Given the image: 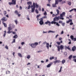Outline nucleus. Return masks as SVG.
<instances>
[{
    "instance_id": "1",
    "label": "nucleus",
    "mask_w": 76,
    "mask_h": 76,
    "mask_svg": "<svg viewBox=\"0 0 76 76\" xmlns=\"http://www.w3.org/2000/svg\"><path fill=\"white\" fill-rule=\"evenodd\" d=\"M36 7V8L37 9L38 7H39V5L37 3H35L33 2V5H31V12L33 13V12L35 11Z\"/></svg>"
},
{
    "instance_id": "2",
    "label": "nucleus",
    "mask_w": 76,
    "mask_h": 76,
    "mask_svg": "<svg viewBox=\"0 0 76 76\" xmlns=\"http://www.w3.org/2000/svg\"><path fill=\"white\" fill-rule=\"evenodd\" d=\"M56 45V46L57 47L58 51H60V50H64V46L62 45H61L60 46L59 45L58 46L57 45Z\"/></svg>"
},
{
    "instance_id": "3",
    "label": "nucleus",
    "mask_w": 76,
    "mask_h": 76,
    "mask_svg": "<svg viewBox=\"0 0 76 76\" xmlns=\"http://www.w3.org/2000/svg\"><path fill=\"white\" fill-rule=\"evenodd\" d=\"M3 18L1 19V20H2V23L3 24L4 26L5 27V28H7V24H6V23H4V21H6L7 20V18H6V17H3Z\"/></svg>"
},
{
    "instance_id": "4",
    "label": "nucleus",
    "mask_w": 76,
    "mask_h": 76,
    "mask_svg": "<svg viewBox=\"0 0 76 76\" xmlns=\"http://www.w3.org/2000/svg\"><path fill=\"white\" fill-rule=\"evenodd\" d=\"M38 45V43L37 42H36L34 43H32L30 45L32 48H35L37 45Z\"/></svg>"
},
{
    "instance_id": "5",
    "label": "nucleus",
    "mask_w": 76,
    "mask_h": 76,
    "mask_svg": "<svg viewBox=\"0 0 76 76\" xmlns=\"http://www.w3.org/2000/svg\"><path fill=\"white\" fill-rule=\"evenodd\" d=\"M16 0H12V2H9V4L10 5H11L12 4H13L14 5H15L16 4Z\"/></svg>"
},
{
    "instance_id": "6",
    "label": "nucleus",
    "mask_w": 76,
    "mask_h": 76,
    "mask_svg": "<svg viewBox=\"0 0 76 76\" xmlns=\"http://www.w3.org/2000/svg\"><path fill=\"white\" fill-rule=\"evenodd\" d=\"M13 28H15V26L12 24H10V27H8V30L11 31V30H12V29H13Z\"/></svg>"
},
{
    "instance_id": "7",
    "label": "nucleus",
    "mask_w": 76,
    "mask_h": 76,
    "mask_svg": "<svg viewBox=\"0 0 76 76\" xmlns=\"http://www.w3.org/2000/svg\"><path fill=\"white\" fill-rule=\"evenodd\" d=\"M14 13H15V15H16L18 17H20V16H21V14H19V12H18V10H15L14 11Z\"/></svg>"
},
{
    "instance_id": "8",
    "label": "nucleus",
    "mask_w": 76,
    "mask_h": 76,
    "mask_svg": "<svg viewBox=\"0 0 76 76\" xmlns=\"http://www.w3.org/2000/svg\"><path fill=\"white\" fill-rule=\"evenodd\" d=\"M65 14H66V13H65V12H62V14H61L60 15V17H64V16H65Z\"/></svg>"
},
{
    "instance_id": "9",
    "label": "nucleus",
    "mask_w": 76,
    "mask_h": 76,
    "mask_svg": "<svg viewBox=\"0 0 76 76\" xmlns=\"http://www.w3.org/2000/svg\"><path fill=\"white\" fill-rule=\"evenodd\" d=\"M56 20H59V17H56L53 19V21H56Z\"/></svg>"
},
{
    "instance_id": "10",
    "label": "nucleus",
    "mask_w": 76,
    "mask_h": 76,
    "mask_svg": "<svg viewBox=\"0 0 76 76\" xmlns=\"http://www.w3.org/2000/svg\"><path fill=\"white\" fill-rule=\"evenodd\" d=\"M45 23L46 25H47V24H48V23H49V26H50L51 25V22H50V21L48 20L47 22H45Z\"/></svg>"
},
{
    "instance_id": "11",
    "label": "nucleus",
    "mask_w": 76,
    "mask_h": 76,
    "mask_svg": "<svg viewBox=\"0 0 76 76\" xmlns=\"http://www.w3.org/2000/svg\"><path fill=\"white\" fill-rule=\"evenodd\" d=\"M72 51H75L76 50V47L74 46L72 48Z\"/></svg>"
},
{
    "instance_id": "12",
    "label": "nucleus",
    "mask_w": 76,
    "mask_h": 76,
    "mask_svg": "<svg viewBox=\"0 0 76 76\" xmlns=\"http://www.w3.org/2000/svg\"><path fill=\"white\" fill-rule=\"evenodd\" d=\"M52 64H53V62H50L49 64H48V65L47 66V67H50Z\"/></svg>"
},
{
    "instance_id": "13",
    "label": "nucleus",
    "mask_w": 76,
    "mask_h": 76,
    "mask_svg": "<svg viewBox=\"0 0 76 76\" xmlns=\"http://www.w3.org/2000/svg\"><path fill=\"white\" fill-rule=\"evenodd\" d=\"M27 4L28 6H31L32 5V2L29 1L27 2Z\"/></svg>"
},
{
    "instance_id": "14",
    "label": "nucleus",
    "mask_w": 76,
    "mask_h": 76,
    "mask_svg": "<svg viewBox=\"0 0 76 76\" xmlns=\"http://www.w3.org/2000/svg\"><path fill=\"white\" fill-rule=\"evenodd\" d=\"M60 60H56L53 62V63L56 64V63H60Z\"/></svg>"
},
{
    "instance_id": "15",
    "label": "nucleus",
    "mask_w": 76,
    "mask_h": 76,
    "mask_svg": "<svg viewBox=\"0 0 76 76\" xmlns=\"http://www.w3.org/2000/svg\"><path fill=\"white\" fill-rule=\"evenodd\" d=\"M39 23L40 25H42L44 24V21H40Z\"/></svg>"
},
{
    "instance_id": "16",
    "label": "nucleus",
    "mask_w": 76,
    "mask_h": 76,
    "mask_svg": "<svg viewBox=\"0 0 76 76\" xmlns=\"http://www.w3.org/2000/svg\"><path fill=\"white\" fill-rule=\"evenodd\" d=\"M49 44L48 43H46V47L47 48V49L48 50V49H49Z\"/></svg>"
},
{
    "instance_id": "17",
    "label": "nucleus",
    "mask_w": 76,
    "mask_h": 76,
    "mask_svg": "<svg viewBox=\"0 0 76 76\" xmlns=\"http://www.w3.org/2000/svg\"><path fill=\"white\" fill-rule=\"evenodd\" d=\"M60 62H61L62 64H64V63H65L66 62V60L65 59H63L62 61H61Z\"/></svg>"
},
{
    "instance_id": "18",
    "label": "nucleus",
    "mask_w": 76,
    "mask_h": 76,
    "mask_svg": "<svg viewBox=\"0 0 76 76\" xmlns=\"http://www.w3.org/2000/svg\"><path fill=\"white\" fill-rule=\"evenodd\" d=\"M66 22L67 23H69V22H72V20L70 19L68 21H66Z\"/></svg>"
},
{
    "instance_id": "19",
    "label": "nucleus",
    "mask_w": 76,
    "mask_h": 76,
    "mask_svg": "<svg viewBox=\"0 0 76 76\" xmlns=\"http://www.w3.org/2000/svg\"><path fill=\"white\" fill-rule=\"evenodd\" d=\"M48 33H50V32H51L52 33H55V31H52L51 30L49 31H48Z\"/></svg>"
},
{
    "instance_id": "20",
    "label": "nucleus",
    "mask_w": 76,
    "mask_h": 76,
    "mask_svg": "<svg viewBox=\"0 0 76 76\" xmlns=\"http://www.w3.org/2000/svg\"><path fill=\"white\" fill-rule=\"evenodd\" d=\"M4 34L3 37H5L6 36V31H4Z\"/></svg>"
},
{
    "instance_id": "21",
    "label": "nucleus",
    "mask_w": 76,
    "mask_h": 76,
    "mask_svg": "<svg viewBox=\"0 0 76 76\" xmlns=\"http://www.w3.org/2000/svg\"><path fill=\"white\" fill-rule=\"evenodd\" d=\"M58 4V0H55V4Z\"/></svg>"
},
{
    "instance_id": "22",
    "label": "nucleus",
    "mask_w": 76,
    "mask_h": 76,
    "mask_svg": "<svg viewBox=\"0 0 76 76\" xmlns=\"http://www.w3.org/2000/svg\"><path fill=\"white\" fill-rule=\"evenodd\" d=\"M75 10V11L76 12V9L75 8H74L73 9H72V10H70L69 11V12H72V11H73V10Z\"/></svg>"
},
{
    "instance_id": "23",
    "label": "nucleus",
    "mask_w": 76,
    "mask_h": 76,
    "mask_svg": "<svg viewBox=\"0 0 76 76\" xmlns=\"http://www.w3.org/2000/svg\"><path fill=\"white\" fill-rule=\"evenodd\" d=\"M51 23V24H56V22L54 21H52Z\"/></svg>"
},
{
    "instance_id": "24",
    "label": "nucleus",
    "mask_w": 76,
    "mask_h": 76,
    "mask_svg": "<svg viewBox=\"0 0 76 76\" xmlns=\"http://www.w3.org/2000/svg\"><path fill=\"white\" fill-rule=\"evenodd\" d=\"M18 55L19 57H22V54L20 53H18Z\"/></svg>"
},
{
    "instance_id": "25",
    "label": "nucleus",
    "mask_w": 76,
    "mask_h": 76,
    "mask_svg": "<svg viewBox=\"0 0 76 76\" xmlns=\"http://www.w3.org/2000/svg\"><path fill=\"white\" fill-rule=\"evenodd\" d=\"M17 37L18 35H15L14 36H13V38H15V39H16V38H17Z\"/></svg>"
},
{
    "instance_id": "26",
    "label": "nucleus",
    "mask_w": 76,
    "mask_h": 76,
    "mask_svg": "<svg viewBox=\"0 0 76 76\" xmlns=\"http://www.w3.org/2000/svg\"><path fill=\"white\" fill-rule=\"evenodd\" d=\"M56 4H53V5H52L53 7H57V6L56 5Z\"/></svg>"
},
{
    "instance_id": "27",
    "label": "nucleus",
    "mask_w": 76,
    "mask_h": 76,
    "mask_svg": "<svg viewBox=\"0 0 76 76\" xmlns=\"http://www.w3.org/2000/svg\"><path fill=\"white\" fill-rule=\"evenodd\" d=\"M72 55L70 56L69 57V60H71V59H72Z\"/></svg>"
},
{
    "instance_id": "28",
    "label": "nucleus",
    "mask_w": 76,
    "mask_h": 76,
    "mask_svg": "<svg viewBox=\"0 0 76 76\" xmlns=\"http://www.w3.org/2000/svg\"><path fill=\"white\" fill-rule=\"evenodd\" d=\"M35 11L36 12V13H37V14H38V13H39L38 11L37 10V9L35 10Z\"/></svg>"
},
{
    "instance_id": "29",
    "label": "nucleus",
    "mask_w": 76,
    "mask_h": 76,
    "mask_svg": "<svg viewBox=\"0 0 76 76\" xmlns=\"http://www.w3.org/2000/svg\"><path fill=\"white\" fill-rule=\"evenodd\" d=\"M56 12H57V15H58L59 14V13H60V11L58 10H57Z\"/></svg>"
},
{
    "instance_id": "30",
    "label": "nucleus",
    "mask_w": 76,
    "mask_h": 76,
    "mask_svg": "<svg viewBox=\"0 0 76 76\" xmlns=\"http://www.w3.org/2000/svg\"><path fill=\"white\" fill-rule=\"evenodd\" d=\"M12 32V31H10V30H8V31L7 32V34H10Z\"/></svg>"
},
{
    "instance_id": "31",
    "label": "nucleus",
    "mask_w": 76,
    "mask_h": 76,
    "mask_svg": "<svg viewBox=\"0 0 76 76\" xmlns=\"http://www.w3.org/2000/svg\"><path fill=\"white\" fill-rule=\"evenodd\" d=\"M57 44L58 45H60V42H56Z\"/></svg>"
},
{
    "instance_id": "32",
    "label": "nucleus",
    "mask_w": 76,
    "mask_h": 76,
    "mask_svg": "<svg viewBox=\"0 0 76 76\" xmlns=\"http://www.w3.org/2000/svg\"><path fill=\"white\" fill-rule=\"evenodd\" d=\"M30 58H31V56L30 55H28L27 57V58H28V59Z\"/></svg>"
},
{
    "instance_id": "33",
    "label": "nucleus",
    "mask_w": 76,
    "mask_h": 76,
    "mask_svg": "<svg viewBox=\"0 0 76 76\" xmlns=\"http://www.w3.org/2000/svg\"><path fill=\"white\" fill-rule=\"evenodd\" d=\"M56 25H57L58 26H60V24L56 22Z\"/></svg>"
},
{
    "instance_id": "34",
    "label": "nucleus",
    "mask_w": 76,
    "mask_h": 76,
    "mask_svg": "<svg viewBox=\"0 0 76 76\" xmlns=\"http://www.w3.org/2000/svg\"><path fill=\"white\" fill-rule=\"evenodd\" d=\"M62 25L63 26H64V25H65V23H62Z\"/></svg>"
},
{
    "instance_id": "35",
    "label": "nucleus",
    "mask_w": 76,
    "mask_h": 76,
    "mask_svg": "<svg viewBox=\"0 0 76 76\" xmlns=\"http://www.w3.org/2000/svg\"><path fill=\"white\" fill-rule=\"evenodd\" d=\"M5 48H6V49H7V50H8L9 49V48H8V47H7V46H6L5 47Z\"/></svg>"
},
{
    "instance_id": "36",
    "label": "nucleus",
    "mask_w": 76,
    "mask_h": 76,
    "mask_svg": "<svg viewBox=\"0 0 76 76\" xmlns=\"http://www.w3.org/2000/svg\"><path fill=\"white\" fill-rule=\"evenodd\" d=\"M15 39H14L13 40V41H12V43H15Z\"/></svg>"
},
{
    "instance_id": "37",
    "label": "nucleus",
    "mask_w": 76,
    "mask_h": 76,
    "mask_svg": "<svg viewBox=\"0 0 76 76\" xmlns=\"http://www.w3.org/2000/svg\"><path fill=\"white\" fill-rule=\"evenodd\" d=\"M7 72H8V73H10V72L8 71L7 72V71H6V74H7Z\"/></svg>"
},
{
    "instance_id": "38",
    "label": "nucleus",
    "mask_w": 76,
    "mask_h": 76,
    "mask_svg": "<svg viewBox=\"0 0 76 76\" xmlns=\"http://www.w3.org/2000/svg\"><path fill=\"white\" fill-rule=\"evenodd\" d=\"M58 23H63V21H59L58 22Z\"/></svg>"
},
{
    "instance_id": "39",
    "label": "nucleus",
    "mask_w": 76,
    "mask_h": 76,
    "mask_svg": "<svg viewBox=\"0 0 76 76\" xmlns=\"http://www.w3.org/2000/svg\"><path fill=\"white\" fill-rule=\"evenodd\" d=\"M50 60H52V59H54V57H50Z\"/></svg>"
},
{
    "instance_id": "40",
    "label": "nucleus",
    "mask_w": 76,
    "mask_h": 76,
    "mask_svg": "<svg viewBox=\"0 0 76 76\" xmlns=\"http://www.w3.org/2000/svg\"><path fill=\"white\" fill-rule=\"evenodd\" d=\"M47 16H45L44 17H42V18H43V19H45V18H47Z\"/></svg>"
},
{
    "instance_id": "41",
    "label": "nucleus",
    "mask_w": 76,
    "mask_h": 76,
    "mask_svg": "<svg viewBox=\"0 0 76 76\" xmlns=\"http://www.w3.org/2000/svg\"><path fill=\"white\" fill-rule=\"evenodd\" d=\"M39 16H40V14H39V15H37L36 16V18H39Z\"/></svg>"
},
{
    "instance_id": "42",
    "label": "nucleus",
    "mask_w": 76,
    "mask_h": 76,
    "mask_svg": "<svg viewBox=\"0 0 76 76\" xmlns=\"http://www.w3.org/2000/svg\"><path fill=\"white\" fill-rule=\"evenodd\" d=\"M3 13L4 15H6V11H4L3 12Z\"/></svg>"
},
{
    "instance_id": "43",
    "label": "nucleus",
    "mask_w": 76,
    "mask_h": 76,
    "mask_svg": "<svg viewBox=\"0 0 76 76\" xmlns=\"http://www.w3.org/2000/svg\"><path fill=\"white\" fill-rule=\"evenodd\" d=\"M15 23L16 25H17V24H18V21L17 20H15Z\"/></svg>"
},
{
    "instance_id": "44",
    "label": "nucleus",
    "mask_w": 76,
    "mask_h": 76,
    "mask_svg": "<svg viewBox=\"0 0 76 76\" xmlns=\"http://www.w3.org/2000/svg\"><path fill=\"white\" fill-rule=\"evenodd\" d=\"M60 19H62V20H64V18H62V17H61L59 18Z\"/></svg>"
},
{
    "instance_id": "45",
    "label": "nucleus",
    "mask_w": 76,
    "mask_h": 76,
    "mask_svg": "<svg viewBox=\"0 0 76 76\" xmlns=\"http://www.w3.org/2000/svg\"><path fill=\"white\" fill-rule=\"evenodd\" d=\"M40 21H43V18H40Z\"/></svg>"
},
{
    "instance_id": "46",
    "label": "nucleus",
    "mask_w": 76,
    "mask_h": 76,
    "mask_svg": "<svg viewBox=\"0 0 76 76\" xmlns=\"http://www.w3.org/2000/svg\"><path fill=\"white\" fill-rule=\"evenodd\" d=\"M25 44V42H23L21 43V45H23Z\"/></svg>"
},
{
    "instance_id": "47",
    "label": "nucleus",
    "mask_w": 76,
    "mask_h": 76,
    "mask_svg": "<svg viewBox=\"0 0 76 76\" xmlns=\"http://www.w3.org/2000/svg\"><path fill=\"white\" fill-rule=\"evenodd\" d=\"M70 25H73V23L71 22L70 23Z\"/></svg>"
},
{
    "instance_id": "48",
    "label": "nucleus",
    "mask_w": 76,
    "mask_h": 76,
    "mask_svg": "<svg viewBox=\"0 0 76 76\" xmlns=\"http://www.w3.org/2000/svg\"><path fill=\"white\" fill-rule=\"evenodd\" d=\"M44 15L45 16H46V15H47V12H45L44 13Z\"/></svg>"
},
{
    "instance_id": "49",
    "label": "nucleus",
    "mask_w": 76,
    "mask_h": 76,
    "mask_svg": "<svg viewBox=\"0 0 76 76\" xmlns=\"http://www.w3.org/2000/svg\"><path fill=\"white\" fill-rule=\"evenodd\" d=\"M30 8H31V5H29L28 6V9H30Z\"/></svg>"
},
{
    "instance_id": "50",
    "label": "nucleus",
    "mask_w": 76,
    "mask_h": 76,
    "mask_svg": "<svg viewBox=\"0 0 76 76\" xmlns=\"http://www.w3.org/2000/svg\"><path fill=\"white\" fill-rule=\"evenodd\" d=\"M12 32L13 34H16V32H13V31H12Z\"/></svg>"
},
{
    "instance_id": "51",
    "label": "nucleus",
    "mask_w": 76,
    "mask_h": 76,
    "mask_svg": "<svg viewBox=\"0 0 76 76\" xmlns=\"http://www.w3.org/2000/svg\"><path fill=\"white\" fill-rule=\"evenodd\" d=\"M22 8L21 6H20V10H22Z\"/></svg>"
},
{
    "instance_id": "52",
    "label": "nucleus",
    "mask_w": 76,
    "mask_h": 76,
    "mask_svg": "<svg viewBox=\"0 0 76 76\" xmlns=\"http://www.w3.org/2000/svg\"><path fill=\"white\" fill-rule=\"evenodd\" d=\"M50 6H51V5H50V4H47V6H49V7H50Z\"/></svg>"
},
{
    "instance_id": "53",
    "label": "nucleus",
    "mask_w": 76,
    "mask_h": 76,
    "mask_svg": "<svg viewBox=\"0 0 76 76\" xmlns=\"http://www.w3.org/2000/svg\"><path fill=\"white\" fill-rule=\"evenodd\" d=\"M68 4H69V5H71V2H69L68 3Z\"/></svg>"
},
{
    "instance_id": "54",
    "label": "nucleus",
    "mask_w": 76,
    "mask_h": 76,
    "mask_svg": "<svg viewBox=\"0 0 76 76\" xmlns=\"http://www.w3.org/2000/svg\"><path fill=\"white\" fill-rule=\"evenodd\" d=\"M16 8H19V6H18V5H16Z\"/></svg>"
},
{
    "instance_id": "55",
    "label": "nucleus",
    "mask_w": 76,
    "mask_h": 76,
    "mask_svg": "<svg viewBox=\"0 0 76 76\" xmlns=\"http://www.w3.org/2000/svg\"><path fill=\"white\" fill-rule=\"evenodd\" d=\"M58 34H57V35H56L55 37L56 38H57V37H58Z\"/></svg>"
},
{
    "instance_id": "56",
    "label": "nucleus",
    "mask_w": 76,
    "mask_h": 76,
    "mask_svg": "<svg viewBox=\"0 0 76 76\" xmlns=\"http://www.w3.org/2000/svg\"><path fill=\"white\" fill-rule=\"evenodd\" d=\"M73 60L75 62H76V59H74Z\"/></svg>"
},
{
    "instance_id": "57",
    "label": "nucleus",
    "mask_w": 76,
    "mask_h": 76,
    "mask_svg": "<svg viewBox=\"0 0 76 76\" xmlns=\"http://www.w3.org/2000/svg\"><path fill=\"white\" fill-rule=\"evenodd\" d=\"M64 34V32L63 31H62L61 33V34Z\"/></svg>"
},
{
    "instance_id": "58",
    "label": "nucleus",
    "mask_w": 76,
    "mask_h": 76,
    "mask_svg": "<svg viewBox=\"0 0 76 76\" xmlns=\"http://www.w3.org/2000/svg\"><path fill=\"white\" fill-rule=\"evenodd\" d=\"M61 39H62V38L60 37L59 38V41H60L61 40Z\"/></svg>"
},
{
    "instance_id": "59",
    "label": "nucleus",
    "mask_w": 76,
    "mask_h": 76,
    "mask_svg": "<svg viewBox=\"0 0 76 76\" xmlns=\"http://www.w3.org/2000/svg\"><path fill=\"white\" fill-rule=\"evenodd\" d=\"M48 59H46L45 61V62L47 63V62H48Z\"/></svg>"
},
{
    "instance_id": "60",
    "label": "nucleus",
    "mask_w": 76,
    "mask_h": 76,
    "mask_svg": "<svg viewBox=\"0 0 76 76\" xmlns=\"http://www.w3.org/2000/svg\"><path fill=\"white\" fill-rule=\"evenodd\" d=\"M76 58V56H73V58Z\"/></svg>"
},
{
    "instance_id": "61",
    "label": "nucleus",
    "mask_w": 76,
    "mask_h": 76,
    "mask_svg": "<svg viewBox=\"0 0 76 76\" xmlns=\"http://www.w3.org/2000/svg\"><path fill=\"white\" fill-rule=\"evenodd\" d=\"M15 52H13L12 53V55H13L14 56H15Z\"/></svg>"
},
{
    "instance_id": "62",
    "label": "nucleus",
    "mask_w": 76,
    "mask_h": 76,
    "mask_svg": "<svg viewBox=\"0 0 76 76\" xmlns=\"http://www.w3.org/2000/svg\"><path fill=\"white\" fill-rule=\"evenodd\" d=\"M61 72V70L60 69V70L58 72L59 73H60V72Z\"/></svg>"
},
{
    "instance_id": "63",
    "label": "nucleus",
    "mask_w": 76,
    "mask_h": 76,
    "mask_svg": "<svg viewBox=\"0 0 76 76\" xmlns=\"http://www.w3.org/2000/svg\"><path fill=\"white\" fill-rule=\"evenodd\" d=\"M29 65H30L31 64V63H28L27 64V65H29Z\"/></svg>"
},
{
    "instance_id": "64",
    "label": "nucleus",
    "mask_w": 76,
    "mask_h": 76,
    "mask_svg": "<svg viewBox=\"0 0 76 76\" xmlns=\"http://www.w3.org/2000/svg\"><path fill=\"white\" fill-rule=\"evenodd\" d=\"M42 12H44V8H42Z\"/></svg>"
}]
</instances>
